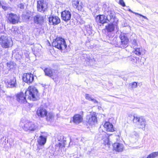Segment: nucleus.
Segmentation results:
<instances>
[{"mask_svg": "<svg viewBox=\"0 0 158 158\" xmlns=\"http://www.w3.org/2000/svg\"><path fill=\"white\" fill-rule=\"evenodd\" d=\"M20 126L26 131H34L39 129V126L36 123L28 120H21Z\"/></svg>", "mask_w": 158, "mask_h": 158, "instance_id": "7ed1b4c3", "label": "nucleus"}, {"mask_svg": "<svg viewBox=\"0 0 158 158\" xmlns=\"http://www.w3.org/2000/svg\"><path fill=\"white\" fill-rule=\"evenodd\" d=\"M104 127L107 131L113 132L114 131L113 125L109 122H106L104 125Z\"/></svg>", "mask_w": 158, "mask_h": 158, "instance_id": "4be33fe9", "label": "nucleus"}, {"mask_svg": "<svg viewBox=\"0 0 158 158\" xmlns=\"http://www.w3.org/2000/svg\"><path fill=\"white\" fill-rule=\"evenodd\" d=\"M138 15H140V16H141L142 17H143V18L144 19H147V20H148V18H147L146 17V16H143V15H141V14H138Z\"/></svg>", "mask_w": 158, "mask_h": 158, "instance_id": "79ce46f5", "label": "nucleus"}, {"mask_svg": "<svg viewBox=\"0 0 158 158\" xmlns=\"http://www.w3.org/2000/svg\"><path fill=\"white\" fill-rule=\"evenodd\" d=\"M54 114L52 112L47 113L46 115V120L48 122H52L53 121L54 118Z\"/></svg>", "mask_w": 158, "mask_h": 158, "instance_id": "b1692460", "label": "nucleus"}, {"mask_svg": "<svg viewBox=\"0 0 158 158\" xmlns=\"http://www.w3.org/2000/svg\"><path fill=\"white\" fill-rule=\"evenodd\" d=\"M72 4L74 8L79 10H81L82 4L81 2L80 3L79 0H73L72 1Z\"/></svg>", "mask_w": 158, "mask_h": 158, "instance_id": "412c9836", "label": "nucleus"}, {"mask_svg": "<svg viewBox=\"0 0 158 158\" xmlns=\"http://www.w3.org/2000/svg\"><path fill=\"white\" fill-rule=\"evenodd\" d=\"M47 140V138L45 136L41 135L38 139L37 142L39 145L40 146L44 145Z\"/></svg>", "mask_w": 158, "mask_h": 158, "instance_id": "5701e85b", "label": "nucleus"}, {"mask_svg": "<svg viewBox=\"0 0 158 158\" xmlns=\"http://www.w3.org/2000/svg\"><path fill=\"white\" fill-rule=\"evenodd\" d=\"M119 4L123 7L126 6L123 0H119Z\"/></svg>", "mask_w": 158, "mask_h": 158, "instance_id": "c9c22d12", "label": "nucleus"}, {"mask_svg": "<svg viewBox=\"0 0 158 158\" xmlns=\"http://www.w3.org/2000/svg\"><path fill=\"white\" fill-rule=\"evenodd\" d=\"M24 55H25L26 58H29V54L27 51H25L24 52Z\"/></svg>", "mask_w": 158, "mask_h": 158, "instance_id": "4c0bfd02", "label": "nucleus"}, {"mask_svg": "<svg viewBox=\"0 0 158 158\" xmlns=\"http://www.w3.org/2000/svg\"><path fill=\"white\" fill-rule=\"evenodd\" d=\"M47 111L45 108L43 107H40L38 108L36 111L37 115L40 117L43 118L46 116Z\"/></svg>", "mask_w": 158, "mask_h": 158, "instance_id": "4468645a", "label": "nucleus"}, {"mask_svg": "<svg viewBox=\"0 0 158 158\" xmlns=\"http://www.w3.org/2000/svg\"><path fill=\"white\" fill-rule=\"evenodd\" d=\"M91 101L93 102L94 103H98V102L94 98H92Z\"/></svg>", "mask_w": 158, "mask_h": 158, "instance_id": "58836bf2", "label": "nucleus"}, {"mask_svg": "<svg viewBox=\"0 0 158 158\" xmlns=\"http://www.w3.org/2000/svg\"><path fill=\"white\" fill-rule=\"evenodd\" d=\"M129 117L132 119L133 123H136L138 125L139 128L145 131L146 120L143 117H137L135 115L132 116L131 114H130L129 115Z\"/></svg>", "mask_w": 158, "mask_h": 158, "instance_id": "39448f33", "label": "nucleus"}, {"mask_svg": "<svg viewBox=\"0 0 158 158\" xmlns=\"http://www.w3.org/2000/svg\"><path fill=\"white\" fill-rule=\"evenodd\" d=\"M82 57V58L85 59V61L86 62V63L88 65L93 64L95 62L94 58H91L90 56L87 54H83Z\"/></svg>", "mask_w": 158, "mask_h": 158, "instance_id": "2eb2a0df", "label": "nucleus"}, {"mask_svg": "<svg viewBox=\"0 0 158 158\" xmlns=\"http://www.w3.org/2000/svg\"><path fill=\"white\" fill-rule=\"evenodd\" d=\"M38 94L37 89L33 86L29 87L25 92V95L23 92L17 94L16 95L17 100L19 103H25L27 102V97L30 100L35 101L37 99Z\"/></svg>", "mask_w": 158, "mask_h": 158, "instance_id": "f257e3e1", "label": "nucleus"}, {"mask_svg": "<svg viewBox=\"0 0 158 158\" xmlns=\"http://www.w3.org/2000/svg\"><path fill=\"white\" fill-rule=\"evenodd\" d=\"M131 135L132 137H134V136H135V137H136L138 136V134L135 131H134L132 132Z\"/></svg>", "mask_w": 158, "mask_h": 158, "instance_id": "72a5a7b5", "label": "nucleus"}, {"mask_svg": "<svg viewBox=\"0 0 158 158\" xmlns=\"http://www.w3.org/2000/svg\"><path fill=\"white\" fill-rule=\"evenodd\" d=\"M120 38L121 43L120 45L121 48H126L128 46V39L124 35H121Z\"/></svg>", "mask_w": 158, "mask_h": 158, "instance_id": "f3484780", "label": "nucleus"}, {"mask_svg": "<svg viewBox=\"0 0 158 158\" xmlns=\"http://www.w3.org/2000/svg\"><path fill=\"white\" fill-rule=\"evenodd\" d=\"M58 114H57V116H58Z\"/></svg>", "mask_w": 158, "mask_h": 158, "instance_id": "49530a36", "label": "nucleus"}, {"mask_svg": "<svg viewBox=\"0 0 158 158\" xmlns=\"http://www.w3.org/2000/svg\"><path fill=\"white\" fill-rule=\"evenodd\" d=\"M49 22L52 25H57L60 23L59 18L57 16H52L49 17Z\"/></svg>", "mask_w": 158, "mask_h": 158, "instance_id": "dca6fc26", "label": "nucleus"}, {"mask_svg": "<svg viewBox=\"0 0 158 158\" xmlns=\"http://www.w3.org/2000/svg\"><path fill=\"white\" fill-rule=\"evenodd\" d=\"M23 52L22 51L15 49L12 52V56L18 60H20L23 58Z\"/></svg>", "mask_w": 158, "mask_h": 158, "instance_id": "ddd939ff", "label": "nucleus"}, {"mask_svg": "<svg viewBox=\"0 0 158 158\" xmlns=\"http://www.w3.org/2000/svg\"><path fill=\"white\" fill-rule=\"evenodd\" d=\"M34 23L37 24L42 25L44 22V17L40 14H38L33 17Z\"/></svg>", "mask_w": 158, "mask_h": 158, "instance_id": "9d476101", "label": "nucleus"}, {"mask_svg": "<svg viewBox=\"0 0 158 158\" xmlns=\"http://www.w3.org/2000/svg\"><path fill=\"white\" fill-rule=\"evenodd\" d=\"M6 85L7 87L13 88L16 87L17 84L15 78L13 77L8 81Z\"/></svg>", "mask_w": 158, "mask_h": 158, "instance_id": "a211bd4d", "label": "nucleus"}, {"mask_svg": "<svg viewBox=\"0 0 158 158\" xmlns=\"http://www.w3.org/2000/svg\"><path fill=\"white\" fill-rule=\"evenodd\" d=\"M138 59H139V57H138L137 58Z\"/></svg>", "mask_w": 158, "mask_h": 158, "instance_id": "a18cd8bd", "label": "nucleus"}, {"mask_svg": "<svg viewBox=\"0 0 158 158\" xmlns=\"http://www.w3.org/2000/svg\"><path fill=\"white\" fill-rule=\"evenodd\" d=\"M104 10L106 16L103 15L97 16L96 18V21L101 23H107L108 21L113 22L115 18L114 11L109 7L104 8Z\"/></svg>", "mask_w": 158, "mask_h": 158, "instance_id": "f03ea898", "label": "nucleus"}, {"mask_svg": "<svg viewBox=\"0 0 158 158\" xmlns=\"http://www.w3.org/2000/svg\"><path fill=\"white\" fill-rule=\"evenodd\" d=\"M115 27L112 23L108 24L106 26V29L107 31L108 32H111L114 31Z\"/></svg>", "mask_w": 158, "mask_h": 158, "instance_id": "cd10ccee", "label": "nucleus"}, {"mask_svg": "<svg viewBox=\"0 0 158 158\" xmlns=\"http://www.w3.org/2000/svg\"><path fill=\"white\" fill-rule=\"evenodd\" d=\"M158 156V151L154 152L149 154L146 158H155Z\"/></svg>", "mask_w": 158, "mask_h": 158, "instance_id": "c85d7f7f", "label": "nucleus"}, {"mask_svg": "<svg viewBox=\"0 0 158 158\" xmlns=\"http://www.w3.org/2000/svg\"><path fill=\"white\" fill-rule=\"evenodd\" d=\"M87 122L89 125H93L97 123V118L94 114H91L87 117Z\"/></svg>", "mask_w": 158, "mask_h": 158, "instance_id": "9b49d317", "label": "nucleus"}, {"mask_svg": "<svg viewBox=\"0 0 158 158\" xmlns=\"http://www.w3.org/2000/svg\"><path fill=\"white\" fill-rule=\"evenodd\" d=\"M142 49L139 48H135L134 53L135 54L138 56L141 55Z\"/></svg>", "mask_w": 158, "mask_h": 158, "instance_id": "7c9ffc66", "label": "nucleus"}, {"mask_svg": "<svg viewBox=\"0 0 158 158\" xmlns=\"http://www.w3.org/2000/svg\"><path fill=\"white\" fill-rule=\"evenodd\" d=\"M1 5V3L0 2V6Z\"/></svg>", "mask_w": 158, "mask_h": 158, "instance_id": "c03bdc74", "label": "nucleus"}, {"mask_svg": "<svg viewBox=\"0 0 158 158\" xmlns=\"http://www.w3.org/2000/svg\"><path fill=\"white\" fill-rule=\"evenodd\" d=\"M73 122L76 124H79L83 121V116L79 114H76L73 117Z\"/></svg>", "mask_w": 158, "mask_h": 158, "instance_id": "6ab92c4d", "label": "nucleus"}, {"mask_svg": "<svg viewBox=\"0 0 158 158\" xmlns=\"http://www.w3.org/2000/svg\"><path fill=\"white\" fill-rule=\"evenodd\" d=\"M25 3H20L18 5V7L21 10H22L25 9Z\"/></svg>", "mask_w": 158, "mask_h": 158, "instance_id": "2f4dec72", "label": "nucleus"}, {"mask_svg": "<svg viewBox=\"0 0 158 158\" xmlns=\"http://www.w3.org/2000/svg\"><path fill=\"white\" fill-rule=\"evenodd\" d=\"M85 98L86 99L89 101H91L92 98L91 97V96L88 94H85Z\"/></svg>", "mask_w": 158, "mask_h": 158, "instance_id": "f704fd0d", "label": "nucleus"}, {"mask_svg": "<svg viewBox=\"0 0 158 158\" xmlns=\"http://www.w3.org/2000/svg\"><path fill=\"white\" fill-rule=\"evenodd\" d=\"M7 68L10 70L11 69H13L15 68L16 66V64L15 62L12 61H8L6 63Z\"/></svg>", "mask_w": 158, "mask_h": 158, "instance_id": "a878e982", "label": "nucleus"}, {"mask_svg": "<svg viewBox=\"0 0 158 158\" xmlns=\"http://www.w3.org/2000/svg\"><path fill=\"white\" fill-rule=\"evenodd\" d=\"M85 30L89 35H90L92 33V27L89 25L85 26Z\"/></svg>", "mask_w": 158, "mask_h": 158, "instance_id": "c756f323", "label": "nucleus"}, {"mask_svg": "<svg viewBox=\"0 0 158 158\" xmlns=\"http://www.w3.org/2000/svg\"><path fill=\"white\" fill-rule=\"evenodd\" d=\"M20 17L19 15L11 13L9 14L8 20L10 23L15 24L18 23L19 21Z\"/></svg>", "mask_w": 158, "mask_h": 158, "instance_id": "6e6552de", "label": "nucleus"}, {"mask_svg": "<svg viewBox=\"0 0 158 158\" xmlns=\"http://www.w3.org/2000/svg\"><path fill=\"white\" fill-rule=\"evenodd\" d=\"M61 16L62 20L66 22L70 19L71 14L69 11L65 10L62 12Z\"/></svg>", "mask_w": 158, "mask_h": 158, "instance_id": "f8f14e48", "label": "nucleus"}, {"mask_svg": "<svg viewBox=\"0 0 158 158\" xmlns=\"http://www.w3.org/2000/svg\"><path fill=\"white\" fill-rule=\"evenodd\" d=\"M52 45L61 50H64L67 47L65 40L62 38L57 37L53 41L52 43Z\"/></svg>", "mask_w": 158, "mask_h": 158, "instance_id": "423d86ee", "label": "nucleus"}, {"mask_svg": "<svg viewBox=\"0 0 158 158\" xmlns=\"http://www.w3.org/2000/svg\"><path fill=\"white\" fill-rule=\"evenodd\" d=\"M2 92H4V91L3 90H2Z\"/></svg>", "mask_w": 158, "mask_h": 158, "instance_id": "37998d69", "label": "nucleus"}, {"mask_svg": "<svg viewBox=\"0 0 158 158\" xmlns=\"http://www.w3.org/2000/svg\"><path fill=\"white\" fill-rule=\"evenodd\" d=\"M11 39L8 37L6 34L0 33V45L4 48H8L12 45Z\"/></svg>", "mask_w": 158, "mask_h": 158, "instance_id": "20e7f679", "label": "nucleus"}, {"mask_svg": "<svg viewBox=\"0 0 158 158\" xmlns=\"http://www.w3.org/2000/svg\"><path fill=\"white\" fill-rule=\"evenodd\" d=\"M104 137H103L102 140L103 141V144L106 145H107L108 148L110 147V143L109 142V136L106 135L104 136Z\"/></svg>", "mask_w": 158, "mask_h": 158, "instance_id": "bb28decb", "label": "nucleus"}, {"mask_svg": "<svg viewBox=\"0 0 158 158\" xmlns=\"http://www.w3.org/2000/svg\"><path fill=\"white\" fill-rule=\"evenodd\" d=\"M2 8L3 9H4L5 10H7L8 7L6 6H2Z\"/></svg>", "mask_w": 158, "mask_h": 158, "instance_id": "a19ab883", "label": "nucleus"}, {"mask_svg": "<svg viewBox=\"0 0 158 158\" xmlns=\"http://www.w3.org/2000/svg\"><path fill=\"white\" fill-rule=\"evenodd\" d=\"M132 43L133 46V47H135L137 45V42L136 40L135 39H134L132 41Z\"/></svg>", "mask_w": 158, "mask_h": 158, "instance_id": "e433bc0d", "label": "nucleus"}, {"mask_svg": "<svg viewBox=\"0 0 158 158\" xmlns=\"http://www.w3.org/2000/svg\"><path fill=\"white\" fill-rule=\"evenodd\" d=\"M128 10L129 11H130V12H131V13H134V14H135V15H138L139 14V13H136V12H134L133 11H132L131 9H129V10Z\"/></svg>", "mask_w": 158, "mask_h": 158, "instance_id": "ea45409f", "label": "nucleus"}, {"mask_svg": "<svg viewBox=\"0 0 158 158\" xmlns=\"http://www.w3.org/2000/svg\"><path fill=\"white\" fill-rule=\"evenodd\" d=\"M113 147L114 150L117 152H121L123 148V144L119 143H114L113 144Z\"/></svg>", "mask_w": 158, "mask_h": 158, "instance_id": "aec40b11", "label": "nucleus"}, {"mask_svg": "<svg viewBox=\"0 0 158 158\" xmlns=\"http://www.w3.org/2000/svg\"><path fill=\"white\" fill-rule=\"evenodd\" d=\"M130 85L131 86V87L132 88H135L137 86V83L135 82H134L130 84Z\"/></svg>", "mask_w": 158, "mask_h": 158, "instance_id": "473e14b6", "label": "nucleus"}, {"mask_svg": "<svg viewBox=\"0 0 158 158\" xmlns=\"http://www.w3.org/2000/svg\"><path fill=\"white\" fill-rule=\"evenodd\" d=\"M37 8L38 11L43 13L47 10L48 4L44 0H39L37 2Z\"/></svg>", "mask_w": 158, "mask_h": 158, "instance_id": "0eeeda50", "label": "nucleus"}, {"mask_svg": "<svg viewBox=\"0 0 158 158\" xmlns=\"http://www.w3.org/2000/svg\"><path fill=\"white\" fill-rule=\"evenodd\" d=\"M45 74L46 76L51 77L53 76L54 73L52 70L50 68H46L44 70Z\"/></svg>", "mask_w": 158, "mask_h": 158, "instance_id": "393cba45", "label": "nucleus"}, {"mask_svg": "<svg viewBox=\"0 0 158 158\" xmlns=\"http://www.w3.org/2000/svg\"><path fill=\"white\" fill-rule=\"evenodd\" d=\"M23 79L24 82L30 84L33 81L34 77L33 75L31 73H24L23 77Z\"/></svg>", "mask_w": 158, "mask_h": 158, "instance_id": "1a4fd4ad", "label": "nucleus"}]
</instances>
